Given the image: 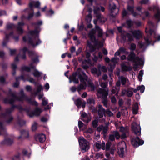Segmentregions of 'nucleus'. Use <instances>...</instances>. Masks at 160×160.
<instances>
[{"instance_id": "2", "label": "nucleus", "mask_w": 160, "mask_h": 160, "mask_svg": "<svg viewBox=\"0 0 160 160\" xmlns=\"http://www.w3.org/2000/svg\"><path fill=\"white\" fill-rule=\"evenodd\" d=\"M88 77L85 73L80 68H78L77 71L74 73L72 76L69 78V82L72 80L74 83H77L79 79L80 83L77 87V91L80 92L81 90L85 89L87 87L86 82H88Z\"/></svg>"}, {"instance_id": "49", "label": "nucleus", "mask_w": 160, "mask_h": 160, "mask_svg": "<svg viewBox=\"0 0 160 160\" xmlns=\"http://www.w3.org/2000/svg\"><path fill=\"white\" fill-rule=\"evenodd\" d=\"M87 102L91 105H94L95 103L94 99L92 98H90L87 100Z\"/></svg>"}, {"instance_id": "6", "label": "nucleus", "mask_w": 160, "mask_h": 160, "mask_svg": "<svg viewBox=\"0 0 160 160\" xmlns=\"http://www.w3.org/2000/svg\"><path fill=\"white\" fill-rule=\"evenodd\" d=\"M118 29L119 32L121 33V36L122 39L124 41L128 40L129 41H133V37L136 39H139L142 36V33L139 30H132L130 32L132 35V36L130 34L127 33L125 31L122 32V27H118Z\"/></svg>"}, {"instance_id": "18", "label": "nucleus", "mask_w": 160, "mask_h": 160, "mask_svg": "<svg viewBox=\"0 0 160 160\" xmlns=\"http://www.w3.org/2000/svg\"><path fill=\"white\" fill-rule=\"evenodd\" d=\"M144 142V141L140 139L138 136L136 138H133L131 140L132 144L135 147H137L140 145H142Z\"/></svg>"}, {"instance_id": "35", "label": "nucleus", "mask_w": 160, "mask_h": 160, "mask_svg": "<svg viewBox=\"0 0 160 160\" xmlns=\"http://www.w3.org/2000/svg\"><path fill=\"white\" fill-rule=\"evenodd\" d=\"M20 79L25 81V79L24 78V77L23 76H21L20 77H17L16 78V82L14 83L13 84V87H17L19 85V83L18 82V80Z\"/></svg>"}, {"instance_id": "48", "label": "nucleus", "mask_w": 160, "mask_h": 160, "mask_svg": "<svg viewBox=\"0 0 160 160\" xmlns=\"http://www.w3.org/2000/svg\"><path fill=\"white\" fill-rule=\"evenodd\" d=\"M13 142V140L9 138L5 139L4 141V143L8 144H11Z\"/></svg>"}, {"instance_id": "36", "label": "nucleus", "mask_w": 160, "mask_h": 160, "mask_svg": "<svg viewBox=\"0 0 160 160\" xmlns=\"http://www.w3.org/2000/svg\"><path fill=\"white\" fill-rule=\"evenodd\" d=\"M19 56V55H18L15 58L14 62L12 64V67L14 70L17 68L16 63L19 61L18 57Z\"/></svg>"}, {"instance_id": "10", "label": "nucleus", "mask_w": 160, "mask_h": 160, "mask_svg": "<svg viewBox=\"0 0 160 160\" xmlns=\"http://www.w3.org/2000/svg\"><path fill=\"white\" fill-rule=\"evenodd\" d=\"M19 106H13L6 109L5 113H2L0 115V118H7V120L5 121V123L7 124H9L13 119L12 117L9 115L10 113L13 111L15 107H16L18 109V107Z\"/></svg>"}, {"instance_id": "58", "label": "nucleus", "mask_w": 160, "mask_h": 160, "mask_svg": "<svg viewBox=\"0 0 160 160\" xmlns=\"http://www.w3.org/2000/svg\"><path fill=\"white\" fill-rule=\"evenodd\" d=\"M37 127V123L36 122H34L32 126V129L33 131H35L36 130Z\"/></svg>"}, {"instance_id": "31", "label": "nucleus", "mask_w": 160, "mask_h": 160, "mask_svg": "<svg viewBox=\"0 0 160 160\" xmlns=\"http://www.w3.org/2000/svg\"><path fill=\"white\" fill-rule=\"evenodd\" d=\"M21 135L18 137V139H20L22 138H27L29 136V132L28 130H23L21 132Z\"/></svg>"}, {"instance_id": "19", "label": "nucleus", "mask_w": 160, "mask_h": 160, "mask_svg": "<svg viewBox=\"0 0 160 160\" xmlns=\"http://www.w3.org/2000/svg\"><path fill=\"white\" fill-rule=\"evenodd\" d=\"M132 128L135 134L137 136L140 135L141 128L139 124H137L135 122H133L132 124Z\"/></svg>"}, {"instance_id": "54", "label": "nucleus", "mask_w": 160, "mask_h": 160, "mask_svg": "<svg viewBox=\"0 0 160 160\" xmlns=\"http://www.w3.org/2000/svg\"><path fill=\"white\" fill-rule=\"evenodd\" d=\"M139 88V90H140V92L142 93H143L145 90V87L143 85H142L138 87Z\"/></svg>"}, {"instance_id": "34", "label": "nucleus", "mask_w": 160, "mask_h": 160, "mask_svg": "<svg viewBox=\"0 0 160 160\" xmlns=\"http://www.w3.org/2000/svg\"><path fill=\"white\" fill-rule=\"evenodd\" d=\"M91 72L92 73L96 75L98 77L101 74V71L99 69L98 70L95 68H93L91 69Z\"/></svg>"}, {"instance_id": "50", "label": "nucleus", "mask_w": 160, "mask_h": 160, "mask_svg": "<svg viewBox=\"0 0 160 160\" xmlns=\"http://www.w3.org/2000/svg\"><path fill=\"white\" fill-rule=\"evenodd\" d=\"M98 69L100 71L105 72L107 71V68L104 66H101L100 65H99L98 66Z\"/></svg>"}, {"instance_id": "53", "label": "nucleus", "mask_w": 160, "mask_h": 160, "mask_svg": "<svg viewBox=\"0 0 160 160\" xmlns=\"http://www.w3.org/2000/svg\"><path fill=\"white\" fill-rule=\"evenodd\" d=\"M119 50L120 52H122L126 54L128 53V52L126 51V49L124 48L121 47L119 48Z\"/></svg>"}, {"instance_id": "3", "label": "nucleus", "mask_w": 160, "mask_h": 160, "mask_svg": "<svg viewBox=\"0 0 160 160\" xmlns=\"http://www.w3.org/2000/svg\"><path fill=\"white\" fill-rule=\"evenodd\" d=\"M42 21L37 22V25L39 26L42 25ZM40 31V28L38 26L34 30L29 31L27 36L23 38V40L25 42H28L32 46H35L41 43V41L39 38V33Z\"/></svg>"}, {"instance_id": "12", "label": "nucleus", "mask_w": 160, "mask_h": 160, "mask_svg": "<svg viewBox=\"0 0 160 160\" xmlns=\"http://www.w3.org/2000/svg\"><path fill=\"white\" fill-rule=\"evenodd\" d=\"M108 93V90L107 91L101 88H99L97 90V96L98 98H102L104 99L102 102L106 107H107V105L108 100L106 98Z\"/></svg>"}, {"instance_id": "51", "label": "nucleus", "mask_w": 160, "mask_h": 160, "mask_svg": "<svg viewBox=\"0 0 160 160\" xmlns=\"http://www.w3.org/2000/svg\"><path fill=\"white\" fill-rule=\"evenodd\" d=\"M119 80L121 81L122 84L124 85L125 84L127 81V79L125 77H122L119 79Z\"/></svg>"}, {"instance_id": "23", "label": "nucleus", "mask_w": 160, "mask_h": 160, "mask_svg": "<svg viewBox=\"0 0 160 160\" xmlns=\"http://www.w3.org/2000/svg\"><path fill=\"white\" fill-rule=\"evenodd\" d=\"M81 114V119L85 122L88 123L91 120V118L88 117L87 114L82 111L80 112Z\"/></svg>"}, {"instance_id": "7", "label": "nucleus", "mask_w": 160, "mask_h": 160, "mask_svg": "<svg viewBox=\"0 0 160 160\" xmlns=\"http://www.w3.org/2000/svg\"><path fill=\"white\" fill-rule=\"evenodd\" d=\"M128 60L134 63L133 68L135 69H136L138 67V66L143 65L144 64L143 58L136 56L135 54L133 52H131L128 55Z\"/></svg>"}, {"instance_id": "16", "label": "nucleus", "mask_w": 160, "mask_h": 160, "mask_svg": "<svg viewBox=\"0 0 160 160\" xmlns=\"http://www.w3.org/2000/svg\"><path fill=\"white\" fill-rule=\"evenodd\" d=\"M98 112L99 118H102L103 115H105V112L109 116H112L113 115V113L109 110L108 109L105 111V109L103 108L101 105H99L98 106Z\"/></svg>"}, {"instance_id": "26", "label": "nucleus", "mask_w": 160, "mask_h": 160, "mask_svg": "<svg viewBox=\"0 0 160 160\" xmlns=\"http://www.w3.org/2000/svg\"><path fill=\"white\" fill-rule=\"evenodd\" d=\"M97 130L100 132L102 131L103 134L104 135L107 133L108 130V125L107 124L106 126H100L97 128Z\"/></svg>"}, {"instance_id": "33", "label": "nucleus", "mask_w": 160, "mask_h": 160, "mask_svg": "<svg viewBox=\"0 0 160 160\" xmlns=\"http://www.w3.org/2000/svg\"><path fill=\"white\" fill-rule=\"evenodd\" d=\"M94 145L97 149L102 148L103 150L105 149V143L103 142H102L101 144L99 142H96Z\"/></svg>"}, {"instance_id": "45", "label": "nucleus", "mask_w": 160, "mask_h": 160, "mask_svg": "<svg viewBox=\"0 0 160 160\" xmlns=\"http://www.w3.org/2000/svg\"><path fill=\"white\" fill-rule=\"evenodd\" d=\"M100 10V8L98 6L94 7V12L95 14H96V16L98 14H100L98 13Z\"/></svg>"}, {"instance_id": "14", "label": "nucleus", "mask_w": 160, "mask_h": 160, "mask_svg": "<svg viewBox=\"0 0 160 160\" xmlns=\"http://www.w3.org/2000/svg\"><path fill=\"white\" fill-rule=\"evenodd\" d=\"M22 71H25L28 72L30 71L31 69H33L34 72H33V74L35 77H40L42 74L41 72H39L34 67L32 66V64L30 65V67L26 66L22 67Z\"/></svg>"}, {"instance_id": "44", "label": "nucleus", "mask_w": 160, "mask_h": 160, "mask_svg": "<svg viewBox=\"0 0 160 160\" xmlns=\"http://www.w3.org/2000/svg\"><path fill=\"white\" fill-rule=\"evenodd\" d=\"M15 27L14 25L11 23H8L6 26V29H10Z\"/></svg>"}, {"instance_id": "42", "label": "nucleus", "mask_w": 160, "mask_h": 160, "mask_svg": "<svg viewBox=\"0 0 160 160\" xmlns=\"http://www.w3.org/2000/svg\"><path fill=\"white\" fill-rule=\"evenodd\" d=\"M102 55L101 52H99L98 53V57L94 56V58H93V60L95 62H96L97 61L98 58H99L100 59V60H102Z\"/></svg>"}, {"instance_id": "57", "label": "nucleus", "mask_w": 160, "mask_h": 160, "mask_svg": "<svg viewBox=\"0 0 160 160\" xmlns=\"http://www.w3.org/2000/svg\"><path fill=\"white\" fill-rule=\"evenodd\" d=\"M48 103V100L47 99H45V98H43L42 99V104L43 106H45Z\"/></svg>"}, {"instance_id": "13", "label": "nucleus", "mask_w": 160, "mask_h": 160, "mask_svg": "<svg viewBox=\"0 0 160 160\" xmlns=\"http://www.w3.org/2000/svg\"><path fill=\"white\" fill-rule=\"evenodd\" d=\"M40 3L38 1H32L29 3V8L26 9L25 10H29V12H31L32 13H29L28 17V19H29L33 16L34 12L33 10V7H35L37 8L39 7L40 5Z\"/></svg>"}, {"instance_id": "22", "label": "nucleus", "mask_w": 160, "mask_h": 160, "mask_svg": "<svg viewBox=\"0 0 160 160\" xmlns=\"http://www.w3.org/2000/svg\"><path fill=\"white\" fill-rule=\"evenodd\" d=\"M120 131L122 133L121 137L122 138H126V136L128 134V129L127 128H124L121 127L120 128Z\"/></svg>"}, {"instance_id": "39", "label": "nucleus", "mask_w": 160, "mask_h": 160, "mask_svg": "<svg viewBox=\"0 0 160 160\" xmlns=\"http://www.w3.org/2000/svg\"><path fill=\"white\" fill-rule=\"evenodd\" d=\"M132 112L134 114H137L138 113V106L137 103L134 104L132 108Z\"/></svg>"}, {"instance_id": "21", "label": "nucleus", "mask_w": 160, "mask_h": 160, "mask_svg": "<svg viewBox=\"0 0 160 160\" xmlns=\"http://www.w3.org/2000/svg\"><path fill=\"white\" fill-rule=\"evenodd\" d=\"M122 96L126 95L128 97H131L133 94V88H130L127 90H123L122 91Z\"/></svg>"}, {"instance_id": "41", "label": "nucleus", "mask_w": 160, "mask_h": 160, "mask_svg": "<svg viewBox=\"0 0 160 160\" xmlns=\"http://www.w3.org/2000/svg\"><path fill=\"white\" fill-rule=\"evenodd\" d=\"M74 103L78 108L81 107L82 102L80 99H78L75 101Z\"/></svg>"}, {"instance_id": "17", "label": "nucleus", "mask_w": 160, "mask_h": 160, "mask_svg": "<svg viewBox=\"0 0 160 160\" xmlns=\"http://www.w3.org/2000/svg\"><path fill=\"white\" fill-rule=\"evenodd\" d=\"M109 11L111 12L110 15L114 17L118 13L119 9L116 8L115 5L113 3H111L109 5Z\"/></svg>"}, {"instance_id": "43", "label": "nucleus", "mask_w": 160, "mask_h": 160, "mask_svg": "<svg viewBox=\"0 0 160 160\" xmlns=\"http://www.w3.org/2000/svg\"><path fill=\"white\" fill-rule=\"evenodd\" d=\"M143 74V70H141L140 71L139 74L138 76V78L139 81H141L142 79V76Z\"/></svg>"}, {"instance_id": "47", "label": "nucleus", "mask_w": 160, "mask_h": 160, "mask_svg": "<svg viewBox=\"0 0 160 160\" xmlns=\"http://www.w3.org/2000/svg\"><path fill=\"white\" fill-rule=\"evenodd\" d=\"M119 90V87L118 88H113L112 90V93H115L116 92H117V93L116 94V95H118V93Z\"/></svg>"}, {"instance_id": "20", "label": "nucleus", "mask_w": 160, "mask_h": 160, "mask_svg": "<svg viewBox=\"0 0 160 160\" xmlns=\"http://www.w3.org/2000/svg\"><path fill=\"white\" fill-rule=\"evenodd\" d=\"M12 36L13 38L16 41H18L19 40L18 36H15L13 35V33L11 32L9 35H6L5 38L3 39V41L2 42V45L5 46L6 43L8 42L9 40V37L10 36Z\"/></svg>"}, {"instance_id": "8", "label": "nucleus", "mask_w": 160, "mask_h": 160, "mask_svg": "<svg viewBox=\"0 0 160 160\" xmlns=\"http://www.w3.org/2000/svg\"><path fill=\"white\" fill-rule=\"evenodd\" d=\"M28 52V53L29 57L31 58L32 61L34 63H37L39 62V60L38 58V56L37 54L34 51H29L26 47H24L22 49L20 50V53H23V54L22 56H20L22 59H25L26 57L25 53Z\"/></svg>"}, {"instance_id": "55", "label": "nucleus", "mask_w": 160, "mask_h": 160, "mask_svg": "<svg viewBox=\"0 0 160 160\" xmlns=\"http://www.w3.org/2000/svg\"><path fill=\"white\" fill-rule=\"evenodd\" d=\"M86 19L88 22H90L92 19L91 15L90 14H89L87 15L86 16Z\"/></svg>"}, {"instance_id": "27", "label": "nucleus", "mask_w": 160, "mask_h": 160, "mask_svg": "<svg viewBox=\"0 0 160 160\" xmlns=\"http://www.w3.org/2000/svg\"><path fill=\"white\" fill-rule=\"evenodd\" d=\"M35 138L37 141H39L41 142H43L46 139L45 135L44 134H41L37 135Z\"/></svg>"}, {"instance_id": "59", "label": "nucleus", "mask_w": 160, "mask_h": 160, "mask_svg": "<svg viewBox=\"0 0 160 160\" xmlns=\"http://www.w3.org/2000/svg\"><path fill=\"white\" fill-rule=\"evenodd\" d=\"M42 89V86L41 84H39L37 86V92L36 93L37 94L38 92H39L41 91Z\"/></svg>"}, {"instance_id": "9", "label": "nucleus", "mask_w": 160, "mask_h": 160, "mask_svg": "<svg viewBox=\"0 0 160 160\" xmlns=\"http://www.w3.org/2000/svg\"><path fill=\"white\" fill-rule=\"evenodd\" d=\"M18 108L20 111H25L30 117H33L34 116H38L42 111V109L38 108H35L33 111H31V108L30 107H27L25 109H23L21 106H19L18 107Z\"/></svg>"}, {"instance_id": "1", "label": "nucleus", "mask_w": 160, "mask_h": 160, "mask_svg": "<svg viewBox=\"0 0 160 160\" xmlns=\"http://www.w3.org/2000/svg\"><path fill=\"white\" fill-rule=\"evenodd\" d=\"M97 21L95 20L94 21V23L95 25H96L97 21L102 23H104L106 20V19L103 16H101V14H98L97 16ZM96 32L98 33V37L101 38L104 40H105V38L108 36L107 33L103 32L102 29L101 28L99 27L96 25L95 29H92L88 34V37L94 44L97 42V41L95 38Z\"/></svg>"}, {"instance_id": "46", "label": "nucleus", "mask_w": 160, "mask_h": 160, "mask_svg": "<svg viewBox=\"0 0 160 160\" xmlns=\"http://www.w3.org/2000/svg\"><path fill=\"white\" fill-rule=\"evenodd\" d=\"M128 28H130L133 24V22L131 20H127L126 22Z\"/></svg>"}, {"instance_id": "4", "label": "nucleus", "mask_w": 160, "mask_h": 160, "mask_svg": "<svg viewBox=\"0 0 160 160\" xmlns=\"http://www.w3.org/2000/svg\"><path fill=\"white\" fill-rule=\"evenodd\" d=\"M154 26L153 23L149 21L146 28L145 32L147 36L145 38V40L148 45L150 44L153 45V44H152L153 42H155L157 40H160V36H158L155 31L152 30Z\"/></svg>"}, {"instance_id": "40", "label": "nucleus", "mask_w": 160, "mask_h": 160, "mask_svg": "<svg viewBox=\"0 0 160 160\" xmlns=\"http://www.w3.org/2000/svg\"><path fill=\"white\" fill-rule=\"evenodd\" d=\"M87 47L91 51H94L95 50V47L89 41L87 42Z\"/></svg>"}, {"instance_id": "32", "label": "nucleus", "mask_w": 160, "mask_h": 160, "mask_svg": "<svg viewBox=\"0 0 160 160\" xmlns=\"http://www.w3.org/2000/svg\"><path fill=\"white\" fill-rule=\"evenodd\" d=\"M127 9L134 17H136L138 14L141 15V14H138L135 12H134L133 6H130L128 5L127 7Z\"/></svg>"}, {"instance_id": "38", "label": "nucleus", "mask_w": 160, "mask_h": 160, "mask_svg": "<svg viewBox=\"0 0 160 160\" xmlns=\"http://www.w3.org/2000/svg\"><path fill=\"white\" fill-rule=\"evenodd\" d=\"M5 123L3 122H0V135L1 134V132H5L6 131L5 128L4 127Z\"/></svg>"}, {"instance_id": "63", "label": "nucleus", "mask_w": 160, "mask_h": 160, "mask_svg": "<svg viewBox=\"0 0 160 160\" xmlns=\"http://www.w3.org/2000/svg\"><path fill=\"white\" fill-rule=\"evenodd\" d=\"M0 82L2 84H5V79L3 76L0 77Z\"/></svg>"}, {"instance_id": "25", "label": "nucleus", "mask_w": 160, "mask_h": 160, "mask_svg": "<svg viewBox=\"0 0 160 160\" xmlns=\"http://www.w3.org/2000/svg\"><path fill=\"white\" fill-rule=\"evenodd\" d=\"M24 23L23 22H18L17 28V31L18 34L22 35L23 33V30L22 27L23 26Z\"/></svg>"}, {"instance_id": "60", "label": "nucleus", "mask_w": 160, "mask_h": 160, "mask_svg": "<svg viewBox=\"0 0 160 160\" xmlns=\"http://www.w3.org/2000/svg\"><path fill=\"white\" fill-rule=\"evenodd\" d=\"M10 52V54L11 55H13L15 54L16 52V49H9Z\"/></svg>"}, {"instance_id": "24", "label": "nucleus", "mask_w": 160, "mask_h": 160, "mask_svg": "<svg viewBox=\"0 0 160 160\" xmlns=\"http://www.w3.org/2000/svg\"><path fill=\"white\" fill-rule=\"evenodd\" d=\"M120 135L118 133L117 131H113L112 134L110 135L109 137V139L112 141H113L115 140V137L117 139H118L119 138Z\"/></svg>"}, {"instance_id": "37", "label": "nucleus", "mask_w": 160, "mask_h": 160, "mask_svg": "<svg viewBox=\"0 0 160 160\" xmlns=\"http://www.w3.org/2000/svg\"><path fill=\"white\" fill-rule=\"evenodd\" d=\"M88 86L89 88V90H91V91H93L94 90L95 87L92 82H88Z\"/></svg>"}, {"instance_id": "56", "label": "nucleus", "mask_w": 160, "mask_h": 160, "mask_svg": "<svg viewBox=\"0 0 160 160\" xmlns=\"http://www.w3.org/2000/svg\"><path fill=\"white\" fill-rule=\"evenodd\" d=\"M25 122L23 120H20L18 122V123L20 126H22L25 124Z\"/></svg>"}, {"instance_id": "61", "label": "nucleus", "mask_w": 160, "mask_h": 160, "mask_svg": "<svg viewBox=\"0 0 160 160\" xmlns=\"http://www.w3.org/2000/svg\"><path fill=\"white\" fill-rule=\"evenodd\" d=\"M53 11L52 10H50L47 13L46 15L48 16H50L53 14Z\"/></svg>"}, {"instance_id": "29", "label": "nucleus", "mask_w": 160, "mask_h": 160, "mask_svg": "<svg viewBox=\"0 0 160 160\" xmlns=\"http://www.w3.org/2000/svg\"><path fill=\"white\" fill-rule=\"evenodd\" d=\"M118 58H112L111 60L110 63V66L112 71V69L114 68L116 64L118 62Z\"/></svg>"}, {"instance_id": "62", "label": "nucleus", "mask_w": 160, "mask_h": 160, "mask_svg": "<svg viewBox=\"0 0 160 160\" xmlns=\"http://www.w3.org/2000/svg\"><path fill=\"white\" fill-rule=\"evenodd\" d=\"M136 48V45L134 43L131 44L130 47V49L131 50L133 51L135 50Z\"/></svg>"}, {"instance_id": "11", "label": "nucleus", "mask_w": 160, "mask_h": 160, "mask_svg": "<svg viewBox=\"0 0 160 160\" xmlns=\"http://www.w3.org/2000/svg\"><path fill=\"white\" fill-rule=\"evenodd\" d=\"M81 151L83 152H87L89 148V143L83 137H80L78 139Z\"/></svg>"}, {"instance_id": "28", "label": "nucleus", "mask_w": 160, "mask_h": 160, "mask_svg": "<svg viewBox=\"0 0 160 160\" xmlns=\"http://www.w3.org/2000/svg\"><path fill=\"white\" fill-rule=\"evenodd\" d=\"M153 9L154 10H156L157 11L156 13L154 15V17L159 22L160 20V8L157 6H155L153 8Z\"/></svg>"}, {"instance_id": "52", "label": "nucleus", "mask_w": 160, "mask_h": 160, "mask_svg": "<svg viewBox=\"0 0 160 160\" xmlns=\"http://www.w3.org/2000/svg\"><path fill=\"white\" fill-rule=\"evenodd\" d=\"M122 69L123 71H127L128 70V68L124 63L121 64Z\"/></svg>"}, {"instance_id": "64", "label": "nucleus", "mask_w": 160, "mask_h": 160, "mask_svg": "<svg viewBox=\"0 0 160 160\" xmlns=\"http://www.w3.org/2000/svg\"><path fill=\"white\" fill-rule=\"evenodd\" d=\"M111 102L113 104H115L116 102V99L114 96H112L111 98Z\"/></svg>"}, {"instance_id": "30", "label": "nucleus", "mask_w": 160, "mask_h": 160, "mask_svg": "<svg viewBox=\"0 0 160 160\" xmlns=\"http://www.w3.org/2000/svg\"><path fill=\"white\" fill-rule=\"evenodd\" d=\"M92 64L91 62V60L89 59L88 61L85 60L83 62L82 67L85 69L88 68Z\"/></svg>"}, {"instance_id": "5", "label": "nucleus", "mask_w": 160, "mask_h": 160, "mask_svg": "<svg viewBox=\"0 0 160 160\" xmlns=\"http://www.w3.org/2000/svg\"><path fill=\"white\" fill-rule=\"evenodd\" d=\"M9 94L11 96L12 98L10 99L8 98H6L4 100V102L5 103H8L10 104H12L16 100L19 101H22L26 100L29 102L30 104L36 106L38 105V103L35 101H32L31 98H29L27 96H25L23 90L20 91V97H17L15 95V93L12 92L11 89L9 90Z\"/></svg>"}, {"instance_id": "15", "label": "nucleus", "mask_w": 160, "mask_h": 160, "mask_svg": "<svg viewBox=\"0 0 160 160\" xmlns=\"http://www.w3.org/2000/svg\"><path fill=\"white\" fill-rule=\"evenodd\" d=\"M118 153L120 157H122L126 151V144L125 142L122 141L119 142L118 144Z\"/></svg>"}]
</instances>
